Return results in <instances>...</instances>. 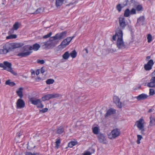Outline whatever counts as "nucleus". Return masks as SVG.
<instances>
[{"instance_id": "nucleus-1", "label": "nucleus", "mask_w": 155, "mask_h": 155, "mask_svg": "<svg viewBox=\"0 0 155 155\" xmlns=\"http://www.w3.org/2000/svg\"><path fill=\"white\" fill-rule=\"evenodd\" d=\"M67 31H64L60 33H58L54 36L51 37L49 40L42 43V48L45 49H52L58 44V41L65 38Z\"/></svg>"}, {"instance_id": "nucleus-2", "label": "nucleus", "mask_w": 155, "mask_h": 155, "mask_svg": "<svg viewBox=\"0 0 155 155\" xmlns=\"http://www.w3.org/2000/svg\"><path fill=\"white\" fill-rule=\"evenodd\" d=\"M22 46V44L20 43L7 42L3 45V48L6 54L9 52L12 51L13 49L21 47Z\"/></svg>"}, {"instance_id": "nucleus-3", "label": "nucleus", "mask_w": 155, "mask_h": 155, "mask_svg": "<svg viewBox=\"0 0 155 155\" xmlns=\"http://www.w3.org/2000/svg\"><path fill=\"white\" fill-rule=\"evenodd\" d=\"M40 45L37 43L34 44L33 46H30L29 45H26L23 47L24 51H31L34 50L35 51H37L40 48Z\"/></svg>"}, {"instance_id": "nucleus-4", "label": "nucleus", "mask_w": 155, "mask_h": 155, "mask_svg": "<svg viewBox=\"0 0 155 155\" xmlns=\"http://www.w3.org/2000/svg\"><path fill=\"white\" fill-rule=\"evenodd\" d=\"M120 129L115 128L113 129L108 135V137L110 139H115L118 137L120 134Z\"/></svg>"}, {"instance_id": "nucleus-5", "label": "nucleus", "mask_w": 155, "mask_h": 155, "mask_svg": "<svg viewBox=\"0 0 155 155\" xmlns=\"http://www.w3.org/2000/svg\"><path fill=\"white\" fill-rule=\"evenodd\" d=\"M119 28L121 30L124 29L128 25V23L126 20L125 18L123 16H120L118 18Z\"/></svg>"}, {"instance_id": "nucleus-6", "label": "nucleus", "mask_w": 155, "mask_h": 155, "mask_svg": "<svg viewBox=\"0 0 155 155\" xmlns=\"http://www.w3.org/2000/svg\"><path fill=\"white\" fill-rule=\"evenodd\" d=\"M74 36L69 37H67V38L64 39L61 42L59 46L62 48H65L67 45H69L72 39L74 38Z\"/></svg>"}, {"instance_id": "nucleus-7", "label": "nucleus", "mask_w": 155, "mask_h": 155, "mask_svg": "<svg viewBox=\"0 0 155 155\" xmlns=\"http://www.w3.org/2000/svg\"><path fill=\"white\" fill-rule=\"evenodd\" d=\"M120 38H118L117 41V46L119 49L125 48V45L123 40V35H120Z\"/></svg>"}, {"instance_id": "nucleus-8", "label": "nucleus", "mask_w": 155, "mask_h": 155, "mask_svg": "<svg viewBox=\"0 0 155 155\" xmlns=\"http://www.w3.org/2000/svg\"><path fill=\"white\" fill-rule=\"evenodd\" d=\"M59 95L57 94H48L41 98L43 101L49 100L50 99L58 97Z\"/></svg>"}, {"instance_id": "nucleus-9", "label": "nucleus", "mask_w": 155, "mask_h": 155, "mask_svg": "<svg viewBox=\"0 0 155 155\" xmlns=\"http://www.w3.org/2000/svg\"><path fill=\"white\" fill-rule=\"evenodd\" d=\"M123 35L122 30L119 28H117L116 30V32L115 35H114L112 38V39L114 41H116L117 36L118 38H120V35Z\"/></svg>"}, {"instance_id": "nucleus-10", "label": "nucleus", "mask_w": 155, "mask_h": 155, "mask_svg": "<svg viewBox=\"0 0 155 155\" xmlns=\"http://www.w3.org/2000/svg\"><path fill=\"white\" fill-rule=\"evenodd\" d=\"M25 105L24 101L21 99H18L16 102V108L21 109L24 108Z\"/></svg>"}, {"instance_id": "nucleus-11", "label": "nucleus", "mask_w": 155, "mask_h": 155, "mask_svg": "<svg viewBox=\"0 0 155 155\" xmlns=\"http://www.w3.org/2000/svg\"><path fill=\"white\" fill-rule=\"evenodd\" d=\"M144 120L142 118H140L136 122L137 127L139 129H141L144 128Z\"/></svg>"}, {"instance_id": "nucleus-12", "label": "nucleus", "mask_w": 155, "mask_h": 155, "mask_svg": "<svg viewBox=\"0 0 155 155\" xmlns=\"http://www.w3.org/2000/svg\"><path fill=\"white\" fill-rule=\"evenodd\" d=\"M113 101L117 106L119 108H121L122 107V103L120 102L119 98L116 96H115L113 98Z\"/></svg>"}, {"instance_id": "nucleus-13", "label": "nucleus", "mask_w": 155, "mask_h": 155, "mask_svg": "<svg viewBox=\"0 0 155 155\" xmlns=\"http://www.w3.org/2000/svg\"><path fill=\"white\" fill-rule=\"evenodd\" d=\"M97 137L100 142L103 143H105L106 138L104 134L101 133H99L97 135Z\"/></svg>"}, {"instance_id": "nucleus-14", "label": "nucleus", "mask_w": 155, "mask_h": 155, "mask_svg": "<svg viewBox=\"0 0 155 155\" xmlns=\"http://www.w3.org/2000/svg\"><path fill=\"white\" fill-rule=\"evenodd\" d=\"M149 87H155V76L153 77L150 80V82L147 84Z\"/></svg>"}, {"instance_id": "nucleus-15", "label": "nucleus", "mask_w": 155, "mask_h": 155, "mask_svg": "<svg viewBox=\"0 0 155 155\" xmlns=\"http://www.w3.org/2000/svg\"><path fill=\"white\" fill-rule=\"evenodd\" d=\"M19 27V25L18 22H16L14 24L12 29H11L10 31L8 32V34H9L13 33L14 30H17Z\"/></svg>"}, {"instance_id": "nucleus-16", "label": "nucleus", "mask_w": 155, "mask_h": 155, "mask_svg": "<svg viewBox=\"0 0 155 155\" xmlns=\"http://www.w3.org/2000/svg\"><path fill=\"white\" fill-rule=\"evenodd\" d=\"M25 52L19 53L17 54V56L21 57H27L30 55L32 53V51H26Z\"/></svg>"}, {"instance_id": "nucleus-17", "label": "nucleus", "mask_w": 155, "mask_h": 155, "mask_svg": "<svg viewBox=\"0 0 155 155\" xmlns=\"http://www.w3.org/2000/svg\"><path fill=\"white\" fill-rule=\"evenodd\" d=\"M148 97V96L147 94L143 93L139 95L136 97V98L138 101H139L146 99Z\"/></svg>"}, {"instance_id": "nucleus-18", "label": "nucleus", "mask_w": 155, "mask_h": 155, "mask_svg": "<svg viewBox=\"0 0 155 155\" xmlns=\"http://www.w3.org/2000/svg\"><path fill=\"white\" fill-rule=\"evenodd\" d=\"M116 110L115 109L113 108H110L107 111L105 114V117H107L110 115L114 114Z\"/></svg>"}, {"instance_id": "nucleus-19", "label": "nucleus", "mask_w": 155, "mask_h": 155, "mask_svg": "<svg viewBox=\"0 0 155 155\" xmlns=\"http://www.w3.org/2000/svg\"><path fill=\"white\" fill-rule=\"evenodd\" d=\"M150 121L149 126H153L155 125V117L152 115L150 117Z\"/></svg>"}, {"instance_id": "nucleus-20", "label": "nucleus", "mask_w": 155, "mask_h": 155, "mask_svg": "<svg viewBox=\"0 0 155 155\" xmlns=\"http://www.w3.org/2000/svg\"><path fill=\"white\" fill-rule=\"evenodd\" d=\"M153 64L154 62L153 60H150L147 64L145 65L144 68H152Z\"/></svg>"}, {"instance_id": "nucleus-21", "label": "nucleus", "mask_w": 155, "mask_h": 155, "mask_svg": "<svg viewBox=\"0 0 155 155\" xmlns=\"http://www.w3.org/2000/svg\"><path fill=\"white\" fill-rule=\"evenodd\" d=\"M64 129L63 126H60L57 128L56 133L59 134H61L64 132Z\"/></svg>"}, {"instance_id": "nucleus-22", "label": "nucleus", "mask_w": 155, "mask_h": 155, "mask_svg": "<svg viewBox=\"0 0 155 155\" xmlns=\"http://www.w3.org/2000/svg\"><path fill=\"white\" fill-rule=\"evenodd\" d=\"M64 0H55V5L56 7H60L61 6L64 2Z\"/></svg>"}, {"instance_id": "nucleus-23", "label": "nucleus", "mask_w": 155, "mask_h": 155, "mask_svg": "<svg viewBox=\"0 0 155 155\" xmlns=\"http://www.w3.org/2000/svg\"><path fill=\"white\" fill-rule=\"evenodd\" d=\"M23 88L22 87H20L19 88L18 90L16 91V93L18 95L20 98H21L23 96L22 91Z\"/></svg>"}, {"instance_id": "nucleus-24", "label": "nucleus", "mask_w": 155, "mask_h": 155, "mask_svg": "<svg viewBox=\"0 0 155 155\" xmlns=\"http://www.w3.org/2000/svg\"><path fill=\"white\" fill-rule=\"evenodd\" d=\"M30 101L32 104L34 105H37L39 104V103L41 102V100L39 99L36 100H33V98H31L30 99Z\"/></svg>"}, {"instance_id": "nucleus-25", "label": "nucleus", "mask_w": 155, "mask_h": 155, "mask_svg": "<svg viewBox=\"0 0 155 155\" xmlns=\"http://www.w3.org/2000/svg\"><path fill=\"white\" fill-rule=\"evenodd\" d=\"M77 55V53L75 50H74L70 54V56L72 58H76Z\"/></svg>"}, {"instance_id": "nucleus-26", "label": "nucleus", "mask_w": 155, "mask_h": 155, "mask_svg": "<svg viewBox=\"0 0 155 155\" xmlns=\"http://www.w3.org/2000/svg\"><path fill=\"white\" fill-rule=\"evenodd\" d=\"M70 56L69 51L65 52L62 55L63 58L65 60H67Z\"/></svg>"}, {"instance_id": "nucleus-27", "label": "nucleus", "mask_w": 155, "mask_h": 155, "mask_svg": "<svg viewBox=\"0 0 155 155\" xmlns=\"http://www.w3.org/2000/svg\"><path fill=\"white\" fill-rule=\"evenodd\" d=\"M4 68H12V64L7 61H4Z\"/></svg>"}, {"instance_id": "nucleus-28", "label": "nucleus", "mask_w": 155, "mask_h": 155, "mask_svg": "<svg viewBox=\"0 0 155 155\" xmlns=\"http://www.w3.org/2000/svg\"><path fill=\"white\" fill-rule=\"evenodd\" d=\"M130 14V10L128 8L127 9L124 11V16L125 17H128Z\"/></svg>"}, {"instance_id": "nucleus-29", "label": "nucleus", "mask_w": 155, "mask_h": 155, "mask_svg": "<svg viewBox=\"0 0 155 155\" xmlns=\"http://www.w3.org/2000/svg\"><path fill=\"white\" fill-rule=\"evenodd\" d=\"M17 35H11L6 37V39H11L16 38Z\"/></svg>"}, {"instance_id": "nucleus-30", "label": "nucleus", "mask_w": 155, "mask_h": 155, "mask_svg": "<svg viewBox=\"0 0 155 155\" xmlns=\"http://www.w3.org/2000/svg\"><path fill=\"white\" fill-rule=\"evenodd\" d=\"M5 84L9 85L11 86H13L15 85V84L13 82H11L10 80H7L5 82Z\"/></svg>"}, {"instance_id": "nucleus-31", "label": "nucleus", "mask_w": 155, "mask_h": 155, "mask_svg": "<svg viewBox=\"0 0 155 155\" xmlns=\"http://www.w3.org/2000/svg\"><path fill=\"white\" fill-rule=\"evenodd\" d=\"M78 143L77 142L71 141L68 144V146L70 147H72L76 145Z\"/></svg>"}, {"instance_id": "nucleus-32", "label": "nucleus", "mask_w": 155, "mask_h": 155, "mask_svg": "<svg viewBox=\"0 0 155 155\" xmlns=\"http://www.w3.org/2000/svg\"><path fill=\"white\" fill-rule=\"evenodd\" d=\"M145 17L144 16L140 17L137 19V23L143 22L144 21Z\"/></svg>"}, {"instance_id": "nucleus-33", "label": "nucleus", "mask_w": 155, "mask_h": 155, "mask_svg": "<svg viewBox=\"0 0 155 155\" xmlns=\"http://www.w3.org/2000/svg\"><path fill=\"white\" fill-rule=\"evenodd\" d=\"M4 69L11 72L12 74L15 75H17V74L13 69L12 68H3Z\"/></svg>"}, {"instance_id": "nucleus-34", "label": "nucleus", "mask_w": 155, "mask_h": 155, "mask_svg": "<svg viewBox=\"0 0 155 155\" xmlns=\"http://www.w3.org/2000/svg\"><path fill=\"white\" fill-rule=\"evenodd\" d=\"M43 12V10H42L41 8H38L35 12H34L32 14H38L39 13H41Z\"/></svg>"}, {"instance_id": "nucleus-35", "label": "nucleus", "mask_w": 155, "mask_h": 155, "mask_svg": "<svg viewBox=\"0 0 155 155\" xmlns=\"http://www.w3.org/2000/svg\"><path fill=\"white\" fill-rule=\"evenodd\" d=\"M147 39L148 43H150L152 41V37L150 34H147Z\"/></svg>"}, {"instance_id": "nucleus-36", "label": "nucleus", "mask_w": 155, "mask_h": 155, "mask_svg": "<svg viewBox=\"0 0 155 155\" xmlns=\"http://www.w3.org/2000/svg\"><path fill=\"white\" fill-rule=\"evenodd\" d=\"M136 10L137 11H140L143 10V8L141 5H138L136 7Z\"/></svg>"}, {"instance_id": "nucleus-37", "label": "nucleus", "mask_w": 155, "mask_h": 155, "mask_svg": "<svg viewBox=\"0 0 155 155\" xmlns=\"http://www.w3.org/2000/svg\"><path fill=\"white\" fill-rule=\"evenodd\" d=\"M54 80L51 79H49L47 80L46 83L48 84H50L54 83Z\"/></svg>"}, {"instance_id": "nucleus-38", "label": "nucleus", "mask_w": 155, "mask_h": 155, "mask_svg": "<svg viewBox=\"0 0 155 155\" xmlns=\"http://www.w3.org/2000/svg\"><path fill=\"white\" fill-rule=\"evenodd\" d=\"M137 144H139L140 143V140L142 138V137L140 135H137Z\"/></svg>"}, {"instance_id": "nucleus-39", "label": "nucleus", "mask_w": 155, "mask_h": 155, "mask_svg": "<svg viewBox=\"0 0 155 155\" xmlns=\"http://www.w3.org/2000/svg\"><path fill=\"white\" fill-rule=\"evenodd\" d=\"M98 129L97 127H94L93 129V133L96 134H98Z\"/></svg>"}, {"instance_id": "nucleus-40", "label": "nucleus", "mask_w": 155, "mask_h": 155, "mask_svg": "<svg viewBox=\"0 0 155 155\" xmlns=\"http://www.w3.org/2000/svg\"><path fill=\"white\" fill-rule=\"evenodd\" d=\"M52 35V32H50L46 35H44L43 37V38L44 39H46L49 38L51 37Z\"/></svg>"}, {"instance_id": "nucleus-41", "label": "nucleus", "mask_w": 155, "mask_h": 155, "mask_svg": "<svg viewBox=\"0 0 155 155\" xmlns=\"http://www.w3.org/2000/svg\"><path fill=\"white\" fill-rule=\"evenodd\" d=\"M61 141L59 139L57 140L55 142L56 146H55V147L58 148L59 146V145Z\"/></svg>"}, {"instance_id": "nucleus-42", "label": "nucleus", "mask_w": 155, "mask_h": 155, "mask_svg": "<svg viewBox=\"0 0 155 155\" xmlns=\"http://www.w3.org/2000/svg\"><path fill=\"white\" fill-rule=\"evenodd\" d=\"M122 8V7L121 6V5L120 4L117 5L116 6V8L119 12H121Z\"/></svg>"}, {"instance_id": "nucleus-43", "label": "nucleus", "mask_w": 155, "mask_h": 155, "mask_svg": "<svg viewBox=\"0 0 155 155\" xmlns=\"http://www.w3.org/2000/svg\"><path fill=\"white\" fill-rule=\"evenodd\" d=\"M149 91V94L150 95H153L155 94V91L153 89H150Z\"/></svg>"}, {"instance_id": "nucleus-44", "label": "nucleus", "mask_w": 155, "mask_h": 155, "mask_svg": "<svg viewBox=\"0 0 155 155\" xmlns=\"http://www.w3.org/2000/svg\"><path fill=\"white\" fill-rule=\"evenodd\" d=\"M130 15L135 14L136 13V10L134 8H132L130 11Z\"/></svg>"}, {"instance_id": "nucleus-45", "label": "nucleus", "mask_w": 155, "mask_h": 155, "mask_svg": "<svg viewBox=\"0 0 155 155\" xmlns=\"http://www.w3.org/2000/svg\"><path fill=\"white\" fill-rule=\"evenodd\" d=\"M93 152L92 153H94L95 151V150L94 149H92ZM90 153L89 152H86L84 153H83V155H91V153Z\"/></svg>"}, {"instance_id": "nucleus-46", "label": "nucleus", "mask_w": 155, "mask_h": 155, "mask_svg": "<svg viewBox=\"0 0 155 155\" xmlns=\"http://www.w3.org/2000/svg\"><path fill=\"white\" fill-rule=\"evenodd\" d=\"M37 61L38 63L41 64H43L45 62L43 60H37Z\"/></svg>"}, {"instance_id": "nucleus-47", "label": "nucleus", "mask_w": 155, "mask_h": 155, "mask_svg": "<svg viewBox=\"0 0 155 155\" xmlns=\"http://www.w3.org/2000/svg\"><path fill=\"white\" fill-rule=\"evenodd\" d=\"M48 109L47 108H45L43 109L42 110H41L40 111L42 112V113H45L47 111Z\"/></svg>"}, {"instance_id": "nucleus-48", "label": "nucleus", "mask_w": 155, "mask_h": 155, "mask_svg": "<svg viewBox=\"0 0 155 155\" xmlns=\"http://www.w3.org/2000/svg\"><path fill=\"white\" fill-rule=\"evenodd\" d=\"M44 105L41 103H41H39V104H38L37 105V107H38L42 108L44 107Z\"/></svg>"}, {"instance_id": "nucleus-49", "label": "nucleus", "mask_w": 155, "mask_h": 155, "mask_svg": "<svg viewBox=\"0 0 155 155\" xmlns=\"http://www.w3.org/2000/svg\"><path fill=\"white\" fill-rule=\"evenodd\" d=\"M6 54L5 53V52L3 48L2 49H0V54Z\"/></svg>"}, {"instance_id": "nucleus-50", "label": "nucleus", "mask_w": 155, "mask_h": 155, "mask_svg": "<svg viewBox=\"0 0 155 155\" xmlns=\"http://www.w3.org/2000/svg\"><path fill=\"white\" fill-rule=\"evenodd\" d=\"M26 155H38L36 153H32L31 152H28L26 154Z\"/></svg>"}, {"instance_id": "nucleus-51", "label": "nucleus", "mask_w": 155, "mask_h": 155, "mask_svg": "<svg viewBox=\"0 0 155 155\" xmlns=\"http://www.w3.org/2000/svg\"><path fill=\"white\" fill-rule=\"evenodd\" d=\"M31 72L32 76L33 77V75H35V71L33 69L31 70Z\"/></svg>"}, {"instance_id": "nucleus-52", "label": "nucleus", "mask_w": 155, "mask_h": 155, "mask_svg": "<svg viewBox=\"0 0 155 155\" xmlns=\"http://www.w3.org/2000/svg\"><path fill=\"white\" fill-rule=\"evenodd\" d=\"M35 73L37 75H38L40 73V70L39 69H37L36 70Z\"/></svg>"}, {"instance_id": "nucleus-53", "label": "nucleus", "mask_w": 155, "mask_h": 155, "mask_svg": "<svg viewBox=\"0 0 155 155\" xmlns=\"http://www.w3.org/2000/svg\"><path fill=\"white\" fill-rule=\"evenodd\" d=\"M0 67L2 68H4V62H3V63H0Z\"/></svg>"}, {"instance_id": "nucleus-54", "label": "nucleus", "mask_w": 155, "mask_h": 155, "mask_svg": "<svg viewBox=\"0 0 155 155\" xmlns=\"http://www.w3.org/2000/svg\"><path fill=\"white\" fill-rule=\"evenodd\" d=\"M41 78L39 77H38L36 79V81L38 82L39 81H41Z\"/></svg>"}, {"instance_id": "nucleus-55", "label": "nucleus", "mask_w": 155, "mask_h": 155, "mask_svg": "<svg viewBox=\"0 0 155 155\" xmlns=\"http://www.w3.org/2000/svg\"><path fill=\"white\" fill-rule=\"evenodd\" d=\"M139 130H141V134H144V128H143V129H139Z\"/></svg>"}, {"instance_id": "nucleus-56", "label": "nucleus", "mask_w": 155, "mask_h": 155, "mask_svg": "<svg viewBox=\"0 0 155 155\" xmlns=\"http://www.w3.org/2000/svg\"><path fill=\"white\" fill-rule=\"evenodd\" d=\"M45 72V70L44 69V68H41V73L43 74Z\"/></svg>"}, {"instance_id": "nucleus-57", "label": "nucleus", "mask_w": 155, "mask_h": 155, "mask_svg": "<svg viewBox=\"0 0 155 155\" xmlns=\"http://www.w3.org/2000/svg\"><path fill=\"white\" fill-rule=\"evenodd\" d=\"M153 110L152 109H150L149 110V111H148V112L149 113H150L151 112H153Z\"/></svg>"}, {"instance_id": "nucleus-58", "label": "nucleus", "mask_w": 155, "mask_h": 155, "mask_svg": "<svg viewBox=\"0 0 155 155\" xmlns=\"http://www.w3.org/2000/svg\"><path fill=\"white\" fill-rule=\"evenodd\" d=\"M22 132H20L18 134V137H20V136L22 135Z\"/></svg>"}, {"instance_id": "nucleus-59", "label": "nucleus", "mask_w": 155, "mask_h": 155, "mask_svg": "<svg viewBox=\"0 0 155 155\" xmlns=\"http://www.w3.org/2000/svg\"><path fill=\"white\" fill-rule=\"evenodd\" d=\"M85 50L86 51V53L87 54H88V50L87 48H86L85 49Z\"/></svg>"}, {"instance_id": "nucleus-60", "label": "nucleus", "mask_w": 155, "mask_h": 155, "mask_svg": "<svg viewBox=\"0 0 155 155\" xmlns=\"http://www.w3.org/2000/svg\"><path fill=\"white\" fill-rule=\"evenodd\" d=\"M152 74L153 76L155 75V70L153 72H152Z\"/></svg>"}, {"instance_id": "nucleus-61", "label": "nucleus", "mask_w": 155, "mask_h": 155, "mask_svg": "<svg viewBox=\"0 0 155 155\" xmlns=\"http://www.w3.org/2000/svg\"><path fill=\"white\" fill-rule=\"evenodd\" d=\"M145 69L146 70H150V69H151L152 68H145Z\"/></svg>"}]
</instances>
